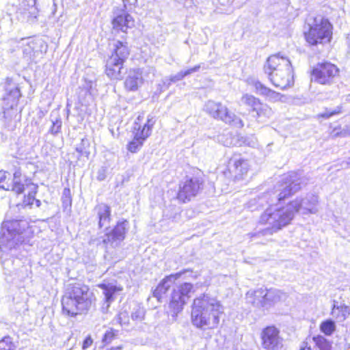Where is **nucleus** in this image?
Masks as SVG:
<instances>
[{"mask_svg":"<svg viewBox=\"0 0 350 350\" xmlns=\"http://www.w3.org/2000/svg\"><path fill=\"white\" fill-rule=\"evenodd\" d=\"M134 23L135 21L133 17L124 12L118 14L112 21L113 28L122 32H126L128 29L134 27Z\"/></svg>","mask_w":350,"mask_h":350,"instance_id":"nucleus-22","label":"nucleus"},{"mask_svg":"<svg viewBox=\"0 0 350 350\" xmlns=\"http://www.w3.org/2000/svg\"><path fill=\"white\" fill-rule=\"evenodd\" d=\"M321 331L327 336H330L336 329V325L334 321L328 319L323 321L320 325Z\"/></svg>","mask_w":350,"mask_h":350,"instance_id":"nucleus-33","label":"nucleus"},{"mask_svg":"<svg viewBox=\"0 0 350 350\" xmlns=\"http://www.w3.org/2000/svg\"><path fill=\"white\" fill-rule=\"evenodd\" d=\"M155 71H156V70L154 68H153V67L149 68V72L152 73L153 75H154Z\"/></svg>","mask_w":350,"mask_h":350,"instance_id":"nucleus-50","label":"nucleus"},{"mask_svg":"<svg viewBox=\"0 0 350 350\" xmlns=\"http://www.w3.org/2000/svg\"><path fill=\"white\" fill-rule=\"evenodd\" d=\"M333 115L332 113V111L330 110L327 109L324 113L319 114V117H321V118L327 119V118H330Z\"/></svg>","mask_w":350,"mask_h":350,"instance_id":"nucleus-44","label":"nucleus"},{"mask_svg":"<svg viewBox=\"0 0 350 350\" xmlns=\"http://www.w3.org/2000/svg\"><path fill=\"white\" fill-rule=\"evenodd\" d=\"M93 343V340L90 336L85 338L83 343V349H86L90 347Z\"/></svg>","mask_w":350,"mask_h":350,"instance_id":"nucleus-41","label":"nucleus"},{"mask_svg":"<svg viewBox=\"0 0 350 350\" xmlns=\"http://www.w3.org/2000/svg\"><path fill=\"white\" fill-rule=\"evenodd\" d=\"M128 225L129 222L126 220L118 222L113 229L107 233L101 241H98L96 244H103L107 255L113 254L112 250L120 247L124 239Z\"/></svg>","mask_w":350,"mask_h":350,"instance_id":"nucleus-8","label":"nucleus"},{"mask_svg":"<svg viewBox=\"0 0 350 350\" xmlns=\"http://www.w3.org/2000/svg\"><path fill=\"white\" fill-rule=\"evenodd\" d=\"M124 4V7L127 9L129 7L135 5L137 3V0H122Z\"/></svg>","mask_w":350,"mask_h":350,"instance_id":"nucleus-42","label":"nucleus"},{"mask_svg":"<svg viewBox=\"0 0 350 350\" xmlns=\"http://www.w3.org/2000/svg\"><path fill=\"white\" fill-rule=\"evenodd\" d=\"M98 287L102 289L105 296V309L107 310L111 303L115 299V295L122 291L121 286H118L112 282H103L99 284Z\"/></svg>","mask_w":350,"mask_h":350,"instance_id":"nucleus-21","label":"nucleus"},{"mask_svg":"<svg viewBox=\"0 0 350 350\" xmlns=\"http://www.w3.org/2000/svg\"><path fill=\"white\" fill-rule=\"evenodd\" d=\"M124 62L122 61L116 60L113 57H109L106 63V75L111 79L120 80L123 77Z\"/></svg>","mask_w":350,"mask_h":350,"instance_id":"nucleus-19","label":"nucleus"},{"mask_svg":"<svg viewBox=\"0 0 350 350\" xmlns=\"http://www.w3.org/2000/svg\"><path fill=\"white\" fill-rule=\"evenodd\" d=\"M94 211L98 218V227L100 228H107L111 221L110 206L105 203H100L95 206Z\"/></svg>","mask_w":350,"mask_h":350,"instance_id":"nucleus-24","label":"nucleus"},{"mask_svg":"<svg viewBox=\"0 0 350 350\" xmlns=\"http://www.w3.org/2000/svg\"><path fill=\"white\" fill-rule=\"evenodd\" d=\"M95 241H96V240L92 239V240H91V242H92V243H94Z\"/></svg>","mask_w":350,"mask_h":350,"instance_id":"nucleus-53","label":"nucleus"},{"mask_svg":"<svg viewBox=\"0 0 350 350\" xmlns=\"http://www.w3.org/2000/svg\"><path fill=\"white\" fill-rule=\"evenodd\" d=\"M350 165V157L348 158V160L347 161H342L340 164V166L342 167L347 168Z\"/></svg>","mask_w":350,"mask_h":350,"instance_id":"nucleus-48","label":"nucleus"},{"mask_svg":"<svg viewBox=\"0 0 350 350\" xmlns=\"http://www.w3.org/2000/svg\"><path fill=\"white\" fill-rule=\"evenodd\" d=\"M95 300L88 286L80 283L69 284L62 298L63 312L70 317L86 314Z\"/></svg>","mask_w":350,"mask_h":350,"instance_id":"nucleus-3","label":"nucleus"},{"mask_svg":"<svg viewBox=\"0 0 350 350\" xmlns=\"http://www.w3.org/2000/svg\"><path fill=\"white\" fill-rule=\"evenodd\" d=\"M265 289L250 290L245 295L246 301L256 308H265Z\"/></svg>","mask_w":350,"mask_h":350,"instance_id":"nucleus-23","label":"nucleus"},{"mask_svg":"<svg viewBox=\"0 0 350 350\" xmlns=\"http://www.w3.org/2000/svg\"><path fill=\"white\" fill-rule=\"evenodd\" d=\"M349 313V308L345 305L338 306L336 302L332 307V314L336 318L345 319L347 314Z\"/></svg>","mask_w":350,"mask_h":350,"instance_id":"nucleus-30","label":"nucleus"},{"mask_svg":"<svg viewBox=\"0 0 350 350\" xmlns=\"http://www.w3.org/2000/svg\"><path fill=\"white\" fill-rule=\"evenodd\" d=\"M145 316V310L137 306L133 308V310L131 313V319L134 321L141 322L144 320Z\"/></svg>","mask_w":350,"mask_h":350,"instance_id":"nucleus-35","label":"nucleus"},{"mask_svg":"<svg viewBox=\"0 0 350 350\" xmlns=\"http://www.w3.org/2000/svg\"><path fill=\"white\" fill-rule=\"evenodd\" d=\"M280 330L275 326H267L260 334L261 345L265 350H281L283 347V338Z\"/></svg>","mask_w":350,"mask_h":350,"instance_id":"nucleus-11","label":"nucleus"},{"mask_svg":"<svg viewBox=\"0 0 350 350\" xmlns=\"http://www.w3.org/2000/svg\"><path fill=\"white\" fill-rule=\"evenodd\" d=\"M250 167L249 161L239 155H234L230 158L228 165L230 174L236 180L243 178L247 174Z\"/></svg>","mask_w":350,"mask_h":350,"instance_id":"nucleus-16","label":"nucleus"},{"mask_svg":"<svg viewBox=\"0 0 350 350\" xmlns=\"http://www.w3.org/2000/svg\"><path fill=\"white\" fill-rule=\"evenodd\" d=\"M286 295L285 293L280 290L277 289H265V308H268L274 304L285 299Z\"/></svg>","mask_w":350,"mask_h":350,"instance_id":"nucleus-27","label":"nucleus"},{"mask_svg":"<svg viewBox=\"0 0 350 350\" xmlns=\"http://www.w3.org/2000/svg\"><path fill=\"white\" fill-rule=\"evenodd\" d=\"M154 123L155 120L153 118H148L142 129L137 122L135 123L134 129L137 131L135 133L134 139L127 146L128 150L131 152H136L140 149L144 141L150 135L151 129Z\"/></svg>","mask_w":350,"mask_h":350,"instance_id":"nucleus-13","label":"nucleus"},{"mask_svg":"<svg viewBox=\"0 0 350 350\" xmlns=\"http://www.w3.org/2000/svg\"><path fill=\"white\" fill-rule=\"evenodd\" d=\"M29 186H30L31 188V191L28 193V196L24 197L23 204L25 206H31L33 204L35 200V195L37 193L38 187L34 184L31 183L30 181L27 180V185H25V187Z\"/></svg>","mask_w":350,"mask_h":350,"instance_id":"nucleus-32","label":"nucleus"},{"mask_svg":"<svg viewBox=\"0 0 350 350\" xmlns=\"http://www.w3.org/2000/svg\"><path fill=\"white\" fill-rule=\"evenodd\" d=\"M38 12V11L36 7H31L30 10L27 13V21L34 23L36 21Z\"/></svg>","mask_w":350,"mask_h":350,"instance_id":"nucleus-39","label":"nucleus"},{"mask_svg":"<svg viewBox=\"0 0 350 350\" xmlns=\"http://www.w3.org/2000/svg\"><path fill=\"white\" fill-rule=\"evenodd\" d=\"M165 90L164 89V87L163 86V83L161 82L157 85V90L156 91V94H161V92H164Z\"/></svg>","mask_w":350,"mask_h":350,"instance_id":"nucleus-46","label":"nucleus"},{"mask_svg":"<svg viewBox=\"0 0 350 350\" xmlns=\"http://www.w3.org/2000/svg\"><path fill=\"white\" fill-rule=\"evenodd\" d=\"M0 350H17V342L10 336H4L0 339Z\"/></svg>","mask_w":350,"mask_h":350,"instance_id":"nucleus-29","label":"nucleus"},{"mask_svg":"<svg viewBox=\"0 0 350 350\" xmlns=\"http://www.w3.org/2000/svg\"><path fill=\"white\" fill-rule=\"evenodd\" d=\"M241 103L250 107L252 111L256 112L258 118H269L272 115L271 109L253 95L243 94L241 98Z\"/></svg>","mask_w":350,"mask_h":350,"instance_id":"nucleus-15","label":"nucleus"},{"mask_svg":"<svg viewBox=\"0 0 350 350\" xmlns=\"http://www.w3.org/2000/svg\"><path fill=\"white\" fill-rule=\"evenodd\" d=\"M10 176V174L3 170H0V189L6 191H12L16 194L22 193L25 190V185H27V179L25 176H22L20 170H16L14 173L12 182L6 181V179Z\"/></svg>","mask_w":350,"mask_h":350,"instance_id":"nucleus-10","label":"nucleus"},{"mask_svg":"<svg viewBox=\"0 0 350 350\" xmlns=\"http://www.w3.org/2000/svg\"><path fill=\"white\" fill-rule=\"evenodd\" d=\"M283 183L280 193L267 192L257 199H253L249 202V208L252 211L258 207L266 208L260 215L258 224L267 226L264 229L259 230L250 235L253 241L265 236H270L278 232L290 224L295 213L301 211L303 214H315L318 212L317 204L319 198L314 194H308L304 198H297L284 207H278L275 204L287 198L288 196L297 192L301 188V181L296 172H291L282 179Z\"/></svg>","mask_w":350,"mask_h":350,"instance_id":"nucleus-1","label":"nucleus"},{"mask_svg":"<svg viewBox=\"0 0 350 350\" xmlns=\"http://www.w3.org/2000/svg\"><path fill=\"white\" fill-rule=\"evenodd\" d=\"M204 109L214 119L221 120L226 124H237L238 122L241 126H243L242 120L221 103L208 100L206 103Z\"/></svg>","mask_w":350,"mask_h":350,"instance_id":"nucleus-9","label":"nucleus"},{"mask_svg":"<svg viewBox=\"0 0 350 350\" xmlns=\"http://www.w3.org/2000/svg\"><path fill=\"white\" fill-rule=\"evenodd\" d=\"M264 72L270 82L280 90H285L294 85V75L288 58L280 53L269 56L264 65Z\"/></svg>","mask_w":350,"mask_h":350,"instance_id":"nucleus-4","label":"nucleus"},{"mask_svg":"<svg viewBox=\"0 0 350 350\" xmlns=\"http://www.w3.org/2000/svg\"><path fill=\"white\" fill-rule=\"evenodd\" d=\"M118 332V330L109 328L105 333L102 339V342L105 345L111 343L117 337Z\"/></svg>","mask_w":350,"mask_h":350,"instance_id":"nucleus-36","label":"nucleus"},{"mask_svg":"<svg viewBox=\"0 0 350 350\" xmlns=\"http://www.w3.org/2000/svg\"><path fill=\"white\" fill-rule=\"evenodd\" d=\"M4 88L5 94L3 96V100L8 108H13L16 106L21 96L20 90L13 83L12 79L9 77L5 79Z\"/></svg>","mask_w":350,"mask_h":350,"instance_id":"nucleus-17","label":"nucleus"},{"mask_svg":"<svg viewBox=\"0 0 350 350\" xmlns=\"http://www.w3.org/2000/svg\"><path fill=\"white\" fill-rule=\"evenodd\" d=\"M200 68V65L195 66L194 67L187 69L185 71H180L174 75L170 76V80L173 83L182 80L186 76L191 75L193 72H197Z\"/></svg>","mask_w":350,"mask_h":350,"instance_id":"nucleus-31","label":"nucleus"},{"mask_svg":"<svg viewBox=\"0 0 350 350\" xmlns=\"http://www.w3.org/2000/svg\"><path fill=\"white\" fill-rule=\"evenodd\" d=\"M85 144V139H82L81 140V146H77L76 147V150L79 152L80 154H83L84 153H85V151H84V149L82 147V145H84Z\"/></svg>","mask_w":350,"mask_h":350,"instance_id":"nucleus-45","label":"nucleus"},{"mask_svg":"<svg viewBox=\"0 0 350 350\" xmlns=\"http://www.w3.org/2000/svg\"><path fill=\"white\" fill-rule=\"evenodd\" d=\"M142 72L140 69H131L124 81V87L129 91H137L143 84Z\"/></svg>","mask_w":350,"mask_h":350,"instance_id":"nucleus-20","label":"nucleus"},{"mask_svg":"<svg viewBox=\"0 0 350 350\" xmlns=\"http://www.w3.org/2000/svg\"><path fill=\"white\" fill-rule=\"evenodd\" d=\"M107 168L106 167H101L97 172L96 178L99 181H103L107 178Z\"/></svg>","mask_w":350,"mask_h":350,"instance_id":"nucleus-40","label":"nucleus"},{"mask_svg":"<svg viewBox=\"0 0 350 350\" xmlns=\"http://www.w3.org/2000/svg\"><path fill=\"white\" fill-rule=\"evenodd\" d=\"M27 226L28 224L23 220H12L4 222L3 232L0 239V243H6L7 246L12 248L24 243Z\"/></svg>","mask_w":350,"mask_h":350,"instance_id":"nucleus-6","label":"nucleus"},{"mask_svg":"<svg viewBox=\"0 0 350 350\" xmlns=\"http://www.w3.org/2000/svg\"><path fill=\"white\" fill-rule=\"evenodd\" d=\"M193 288L192 284L185 282L173 290L169 303L168 313L174 320L176 319L177 314L183 310V306L189 300Z\"/></svg>","mask_w":350,"mask_h":350,"instance_id":"nucleus-7","label":"nucleus"},{"mask_svg":"<svg viewBox=\"0 0 350 350\" xmlns=\"http://www.w3.org/2000/svg\"><path fill=\"white\" fill-rule=\"evenodd\" d=\"M203 188V181L200 178L193 177L187 178L180 184L177 198L183 202L190 201L196 197Z\"/></svg>","mask_w":350,"mask_h":350,"instance_id":"nucleus-12","label":"nucleus"},{"mask_svg":"<svg viewBox=\"0 0 350 350\" xmlns=\"http://www.w3.org/2000/svg\"><path fill=\"white\" fill-rule=\"evenodd\" d=\"M312 340L315 345V347L319 350H331L332 344L326 339L324 336L317 335L312 338Z\"/></svg>","mask_w":350,"mask_h":350,"instance_id":"nucleus-28","label":"nucleus"},{"mask_svg":"<svg viewBox=\"0 0 350 350\" xmlns=\"http://www.w3.org/2000/svg\"><path fill=\"white\" fill-rule=\"evenodd\" d=\"M161 82L163 83V86L164 87L165 90H167L169 88V87L170 86L171 83H173L170 80V77H169L168 78L166 77V78L163 79L161 81Z\"/></svg>","mask_w":350,"mask_h":350,"instance_id":"nucleus-43","label":"nucleus"},{"mask_svg":"<svg viewBox=\"0 0 350 350\" xmlns=\"http://www.w3.org/2000/svg\"><path fill=\"white\" fill-rule=\"evenodd\" d=\"M34 201L36 202V205L37 207L40 206V205H41L40 200L35 199Z\"/></svg>","mask_w":350,"mask_h":350,"instance_id":"nucleus-51","label":"nucleus"},{"mask_svg":"<svg viewBox=\"0 0 350 350\" xmlns=\"http://www.w3.org/2000/svg\"><path fill=\"white\" fill-rule=\"evenodd\" d=\"M224 308L220 301L209 294H203L193 300L191 321L196 327L214 329L219 323Z\"/></svg>","mask_w":350,"mask_h":350,"instance_id":"nucleus-2","label":"nucleus"},{"mask_svg":"<svg viewBox=\"0 0 350 350\" xmlns=\"http://www.w3.org/2000/svg\"><path fill=\"white\" fill-rule=\"evenodd\" d=\"M309 30L305 33V38L310 45L329 42L332 36V25L329 21L321 16L312 19L308 23Z\"/></svg>","mask_w":350,"mask_h":350,"instance_id":"nucleus-5","label":"nucleus"},{"mask_svg":"<svg viewBox=\"0 0 350 350\" xmlns=\"http://www.w3.org/2000/svg\"><path fill=\"white\" fill-rule=\"evenodd\" d=\"M107 350H122V346H117V347H111Z\"/></svg>","mask_w":350,"mask_h":350,"instance_id":"nucleus-49","label":"nucleus"},{"mask_svg":"<svg viewBox=\"0 0 350 350\" xmlns=\"http://www.w3.org/2000/svg\"><path fill=\"white\" fill-rule=\"evenodd\" d=\"M113 47V52L109 57L124 62L129 55V50L126 43L117 40L114 42Z\"/></svg>","mask_w":350,"mask_h":350,"instance_id":"nucleus-26","label":"nucleus"},{"mask_svg":"<svg viewBox=\"0 0 350 350\" xmlns=\"http://www.w3.org/2000/svg\"><path fill=\"white\" fill-rule=\"evenodd\" d=\"M252 85L255 88L256 93L267 96L272 102L280 100L282 96L281 94L266 87L258 80H254Z\"/></svg>","mask_w":350,"mask_h":350,"instance_id":"nucleus-25","label":"nucleus"},{"mask_svg":"<svg viewBox=\"0 0 350 350\" xmlns=\"http://www.w3.org/2000/svg\"><path fill=\"white\" fill-rule=\"evenodd\" d=\"M113 321L121 326L128 325L129 323V313L126 310L120 312V313L114 318Z\"/></svg>","mask_w":350,"mask_h":350,"instance_id":"nucleus-34","label":"nucleus"},{"mask_svg":"<svg viewBox=\"0 0 350 350\" xmlns=\"http://www.w3.org/2000/svg\"><path fill=\"white\" fill-rule=\"evenodd\" d=\"M62 119L59 116L57 117L55 120H52V126L49 129L50 133L53 135H57L61 131L62 129Z\"/></svg>","mask_w":350,"mask_h":350,"instance_id":"nucleus-37","label":"nucleus"},{"mask_svg":"<svg viewBox=\"0 0 350 350\" xmlns=\"http://www.w3.org/2000/svg\"><path fill=\"white\" fill-rule=\"evenodd\" d=\"M70 190L69 188H64L62 194V202L65 206L71 204Z\"/></svg>","mask_w":350,"mask_h":350,"instance_id":"nucleus-38","label":"nucleus"},{"mask_svg":"<svg viewBox=\"0 0 350 350\" xmlns=\"http://www.w3.org/2000/svg\"><path fill=\"white\" fill-rule=\"evenodd\" d=\"M38 114H39L40 118H42L44 116V113L42 111H40Z\"/></svg>","mask_w":350,"mask_h":350,"instance_id":"nucleus-52","label":"nucleus"},{"mask_svg":"<svg viewBox=\"0 0 350 350\" xmlns=\"http://www.w3.org/2000/svg\"><path fill=\"white\" fill-rule=\"evenodd\" d=\"M184 273L185 271H180L165 276L153 291V297H156L158 301H161L163 296L165 295L175 281L180 278Z\"/></svg>","mask_w":350,"mask_h":350,"instance_id":"nucleus-18","label":"nucleus"},{"mask_svg":"<svg viewBox=\"0 0 350 350\" xmlns=\"http://www.w3.org/2000/svg\"><path fill=\"white\" fill-rule=\"evenodd\" d=\"M338 69L337 67L329 63L323 62L318 64L312 70V78L321 84L329 83L331 80L337 75Z\"/></svg>","mask_w":350,"mask_h":350,"instance_id":"nucleus-14","label":"nucleus"},{"mask_svg":"<svg viewBox=\"0 0 350 350\" xmlns=\"http://www.w3.org/2000/svg\"><path fill=\"white\" fill-rule=\"evenodd\" d=\"M332 115H336V114H339L341 113L342 111V107L341 106H338L336 107L334 110H332Z\"/></svg>","mask_w":350,"mask_h":350,"instance_id":"nucleus-47","label":"nucleus"}]
</instances>
